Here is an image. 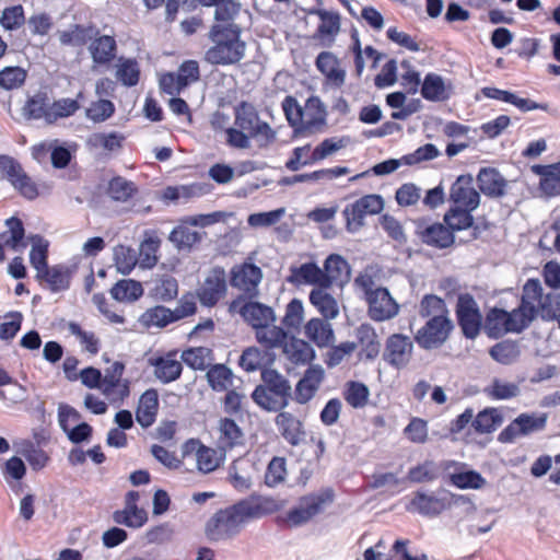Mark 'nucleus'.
Masks as SVG:
<instances>
[{"label": "nucleus", "mask_w": 560, "mask_h": 560, "mask_svg": "<svg viewBox=\"0 0 560 560\" xmlns=\"http://www.w3.org/2000/svg\"><path fill=\"white\" fill-rule=\"evenodd\" d=\"M540 281L528 279L523 285L521 303L508 312L491 307L486 313L483 329L491 339H499L509 332L524 331L537 317L536 300L539 299Z\"/></svg>", "instance_id": "nucleus-1"}, {"label": "nucleus", "mask_w": 560, "mask_h": 560, "mask_svg": "<svg viewBox=\"0 0 560 560\" xmlns=\"http://www.w3.org/2000/svg\"><path fill=\"white\" fill-rule=\"evenodd\" d=\"M243 28L237 23L212 24L208 38L213 43L205 51V61L211 66H233L246 52V42L242 39Z\"/></svg>", "instance_id": "nucleus-2"}, {"label": "nucleus", "mask_w": 560, "mask_h": 560, "mask_svg": "<svg viewBox=\"0 0 560 560\" xmlns=\"http://www.w3.org/2000/svg\"><path fill=\"white\" fill-rule=\"evenodd\" d=\"M439 477L458 489L479 490L487 483L480 472L468 469L465 463L448 460L441 463L439 466H434L430 462L422 464V479L432 480Z\"/></svg>", "instance_id": "nucleus-3"}, {"label": "nucleus", "mask_w": 560, "mask_h": 560, "mask_svg": "<svg viewBox=\"0 0 560 560\" xmlns=\"http://www.w3.org/2000/svg\"><path fill=\"white\" fill-rule=\"evenodd\" d=\"M241 501L218 510L205 525V535L210 541H222L237 536L247 523Z\"/></svg>", "instance_id": "nucleus-4"}, {"label": "nucleus", "mask_w": 560, "mask_h": 560, "mask_svg": "<svg viewBox=\"0 0 560 560\" xmlns=\"http://www.w3.org/2000/svg\"><path fill=\"white\" fill-rule=\"evenodd\" d=\"M335 500V491L330 487L303 495L299 504L291 508L285 516H278L279 525L287 524L290 527H299L310 522L314 516L324 511L325 506Z\"/></svg>", "instance_id": "nucleus-5"}, {"label": "nucleus", "mask_w": 560, "mask_h": 560, "mask_svg": "<svg viewBox=\"0 0 560 560\" xmlns=\"http://www.w3.org/2000/svg\"><path fill=\"white\" fill-rule=\"evenodd\" d=\"M457 324L467 339H475L482 328L480 308L470 293H460L455 306Z\"/></svg>", "instance_id": "nucleus-6"}, {"label": "nucleus", "mask_w": 560, "mask_h": 560, "mask_svg": "<svg viewBox=\"0 0 560 560\" xmlns=\"http://www.w3.org/2000/svg\"><path fill=\"white\" fill-rule=\"evenodd\" d=\"M0 172L5 174L7 179L27 200H34L38 197L37 185L24 172L21 163L7 154L0 155Z\"/></svg>", "instance_id": "nucleus-7"}, {"label": "nucleus", "mask_w": 560, "mask_h": 560, "mask_svg": "<svg viewBox=\"0 0 560 560\" xmlns=\"http://www.w3.org/2000/svg\"><path fill=\"white\" fill-rule=\"evenodd\" d=\"M262 279V270L254 262L244 261L232 267L230 271V285L244 290L248 300L258 295V285Z\"/></svg>", "instance_id": "nucleus-8"}, {"label": "nucleus", "mask_w": 560, "mask_h": 560, "mask_svg": "<svg viewBox=\"0 0 560 560\" xmlns=\"http://www.w3.org/2000/svg\"><path fill=\"white\" fill-rule=\"evenodd\" d=\"M68 417H72L73 422L81 420V413L74 407L68 404H60L58 407V422L68 440L75 445L90 442L93 436V427L82 421L70 428Z\"/></svg>", "instance_id": "nucleus-9"}, {"label": "nucleus", "mask_w": 560, "mask_h": 560, "mask_svg": "<svg viewBox=\"0 0 560 560\" xmlns=\"http://www.w3.org/2000/svg\"><path fill=\"white\" fill-rule=\"evenodd\" d=\"M78 270V262L70 265L56 264L47 266L35 276L36 281L45 283L51 293L65 292L70 289L71 280Z\"/></svg>", "instance_id": "nucleus-10"}, {"label": "nucleus", "mask_w": 560, "mask_h": 560, "mask_svg": "<svg viewBox=\"0 0 560 560\" xmlns=\"http://www.w3.org/2000/svg\"><path fill=\"white\" fill-rule=\"evenodd\" d=\"M546 423L547 416L545 413L540 416L521 413L499 433L498 441L513 443L518 436L545 429Z\"/></svg>", "instance_id": "nucleus-11"}, {"label": "nucleus", "mask_w": 560, "mask_h": 560, "mask_svg": "<svg viewBox=\"0 0 560 560\" xmlns=\"http://www.w3.org/2000/svg\"><path fill=\"white\" fill-rule=\"evenodd\" d=\"M226 290L225 270L221 266H214L205 279L203 287L197 290V296L202 306L213 307L225 295Z\"/></svg>", "instance_id": "nucleus-12"}, {"label": "nucleus", "mask_w": 560, "mask_h": 560, "mask_svg": "<svg viewBox=\"0 0 560 560\" xmlns=\"http://www.w3.org/2000/svg\"><path fill=\"white\" fill-rule=\"evenodd\" d=\"M450 201L453 206L476 210L480 205V194L475 188L470 174L459 175L450 189Z\"/></svg>", "instance_id": "nucleus-13"}, {"label": "nucleus", "mask_w": 560, "mask_h": 560, "mask_svg": "<svg viewBox=\"0 0 560 560\" xmlns=\"http://www.w3.org/2000/svg\"><path fill=\"white\" fill-rule=\"evenodd\" d=\"M454 325L446 314L433 315L422 327V348L435 349L448 338Z\"/></svg>", "instance_id": "nucleus-14"}, {"label": "nucleus", "mask_w": 560, "mask_h": 560, "mask_svg": "<svg viewBox=\"0 0 560 560\" xmlns=\"http://www.w3.org/2000/svg\"><path fill=\"white\" fill-rule=\"evenodd\" d=\"M366 302L369 305L368 314L375 322L389 319L398 313V304L387 288H376L374 292L370 293Z\"/></svg>", "instance_id": "nucleus-15"}, {"label": "nucleus", "mask_w": 560, "mask_h": 560, "mask_svg": "<svg viewBox=\"0 0 560 560\" xmlns=\"http://www.w3.org/2000/svg\"><path fill=\"white\" fill-rule=\"evenodd\" d=\"M325 378V370L319 364H311L298 381L294 389V399L298 404L308 402L316 394Z\"/></svg>", "instance_id": "nucleus-16"}, {"label": "nucleus", "mask_w": 560, "mask_h": 560, "mask_svg": "<svg viewBox=\"0 0 560 560\" xmlns=\"http://www.w3.org/2000/svg\"><path fill=\"white\" fill-rule=\"evenodd\" d=\"M237 313L254 329H266L276 320L272 307L253 299L242 304Z\"/></svg>", "instance_id": "nucleus-17"}, {"label": "nucleus", "mask_w": 560, "mask_h": 560, "mask_svg": "<svg viewBox=\"0 0 560 560\" xmlns=\"http://www.w3.org/2000/svg\"><path fill=\"white\" fill-rule=\"evenodd\" d=\"M4 224L8 232L0 233V238L3 240V243H0V262L5 259L4 247L20 252L27 246L25 228L21 218L12 215L5 220Z\"/></svg>", "instance_id": "nucleus-18"}, {"label": "nucleus", "mask_w": 560, "mask_h": 560, "mask_svg": "<svg viewBox=\"0 0 560 560\" xmlns=\"http://www.w3.org/2000/svg\"><path fill=\"white\" fill-rule=\"evenodd\" d=\"M351 267L348 260L339 254H330L324 261L323 281L324 289H329L334 283L343 284L350 280Z\"/></svg>", "instance_id": "nucleus-19"}, {"label": "nucleus", "mask_w": 560, "mask_h": 560, "mask_svg": "<svg viewBox=\"0 0 560 560\" xmlns=\"http://www.w3.org/2000/svg\"><path fill=\"white\" fill-rule=\"evenodd\" d=\"M477 183L487 197L501 198L506 192L508 180L495 167H481L477 174Z\"/></svg>", "instance_id": "nucleus-20"}, {"label": "nucleus", "mask_w": 560, "mask_h": 560, "mask_svg": "<svg viewBox=\"0 0 560 560\" xmlns=\"http://www.w3.org/2000/svg\"><path fill=\"white\" fill-rule=\"evenodd\" d=\"M412 345L408 337L395 334L388 337L383 359L390 365L399 369L408 362Z\"/></svg>", "instance_id": "nucleus-21"}, {"label": "nucleus", "mask_w": 560, "mask_h": 560, "mask_svg": "<svg viewBox=\"0 0 560 560\" xmlns=\"http://www.w3.org/2000/svg\"><path fill=\"white\" fill-rule=\"evenodd\" d=\"M159 393L155 388L144 390L139 399L136 409V421L143 428L148 429L155 420L159 412Z\"/></svg>", "instance_id": "nucleus-22"}, {"label": "nucleus", "mask_w": 560, "mask_h": 560, "mask_svg": "<svg viewBox=\"0 0 560 560\" xmlns=\"http://www.w3.org/2000/svg\"><path fill=\"white\" fill-rule=\"evenodd\" d=\"M322 278L323 269L319 268L315 261H307L299 267L292 266L287 281L295 285L311 284L318 285L324 289V281Z\"/></svg>", "instance_id": "nucleus-23"}, {"label": "nucleus", "mask_w": 560, "mask_h": 560, "mask_svg": "<svg viewBox=\"0 0 560 560\" xmlns=\"http://www.w3.org/2000/svg\"><path fill=\"white\" fill-rule=\"evenodd\" d=\"M319 20L320 23L312 38L319 39L324 47H330L340 32L341 16L337 11L326 10Z\"/></svg>", "instance_id": "nucleus-24"}, {"label": "nucleus", "mask_w": 560, "mask_h": 560, "mask_svg": "<svg viewBox=\"0 0 560 560\" xmlns=\"http://www.w3.org/2000/svg\"><path fill=\"white\" fill-rule=\"evenodd\" d=\"M98 34L100 30L93 23L72 24L69 30L61 32L59 40L65 46L83 47Z\"/></svg>", "instance_id": "nucleus-25"}, {"label": "nucleus", "mask_w": 560, "mask_h": 560, "mask_svg": "<svg viewBox=\"0 0 560 560\" xmlns=\"http://www.w3.org/2000/svg\"><path fill=\"white\" fill-rule=\"evenodd\" d=\"M315 66L334 86L340 88L345 83L346 71L339 68V59L331 51L319 52Z\"/></svg>", "instance_id": "nucleus-26"}, {"label": "nucleus", "mask_w": 560, "mask_h": 560, "mask_svg": "<svg viewBox=\"0 0 560 560\" xmlns=\"http://www.w3.org/2000/svg\"><path fill=\"white\" fill-rule=\"evenodd\" d=\"M305 336L318 348L330 347L335 341V332L326 319L311 318L304 326Z\"/></svg>", "instance_id": "nucleus-27"}, {"label": "nucleus", "mask_w": 560, "mask_h": 560, "mask_svg": "<svg viewBox=\"0 0 560 560\" xmlns=\"http://www.w3.org/2000/svg\"><path fill=\"white\" fill-rule=\"evenodd\" d=\"M275 423L282 438L292 446H298L304 435L303 423L292 413L282 411L277 415Z\"/></svg>", "instance_id": "nucleus-28"}, {"label": "nucleus", "mask_w": 560, "mask_h": 560, "mask_svg": "<svg viewBox=\"0 0 560 560\" xmlns=\"http://www.w3.org/2000/svg\"><path fill=\"white\" fill-rule=\"evenodd\" d=\"M91 57L96 65H107L115 59L117 43L114 36L97 35L89 46Z\"/></svg>", "instance_id": "nucleus-29"}, {"label": "nucleus", "mask_w": 560, "mask_h": 560, "mask_svg": "<svg viewBox=\"0 0 560 560\" xmlns=\"http://www.w3.org/2000/svg\"><path fill=\"white\" fill-rule=\"evenodd\" d=\"M47 92L38 91L32 96H28L22 110L23 116L27 120H39L45 119L47 124H50L49 115L50 102Z\"/></svg>", "instance_id": "nucleus-30"}, {"label": "nucleus", "mask_w": 560, "mask_h": 560, "mask_svg": "<svg viewBox=\"0 0 560 560\" xmlns=\"http://www.w3.org/2000/svg\"><path fill=\"white\" fill-rule=\"evenodd\" d=\"M452 85L435 73H428L422 80V98L431 102H445L451 97Z\"/></svg>", "instance_id": "nucleus-31"}, {"label": "nucleus", "mask_w": 560, "mask_h": 560, "mask_svg": "<svg viewBox=\"0 0 560 560\" xmlns=\"http://www.w3.org/2000/svg\"><path fill=\"white\" fill-rule=\"evenodd\" d=\"M355 337L362 347L360 358L374 360L378 355L381 348L375 329L370 324H361L355 329Z\"/></svg>", "instance_id": "nucleus-32"}, {"label": "nucleus", "mask_w": 560, "mask_h": 560, "mask_svg": "<svg viewBox=\"0 0 560 560\" xmlns=\"http://www.w3.org/2000/svg\"><path fill=\"white\" fill-rule=\"evenodd\" d=\"M261 380L265 383V387H267L271 394L278 396L281 400H287V405H289V400L291 399V385L288 378L275 369H262Z\"/></svg>", "instance_id": "nucleus-33"}, {"label": "nucleus", "mask_w": 560, "mask_h": 560, "mask_svg": "<svg viewBox=\"0 0 560 560\" xmlns=\"http://www.w3.org/2000/svg\"><path fill=\"white\" fill-rule=\"evenodd\" d=\"M149 363L154 368L155 377L163 384L176 381L183 372L182 363L167 357L161 355L150 359Z\"/></svg>", "instance_id": "nucleus-34"}, {"label": "nucleus", "mask_w": 560, "mask_h": 560, "mask_svg": "<svg viewBox=\"0 0 560 560\" xmlns=\"http://www.w3.org/2000/svg\"><path fill=\"white\" fill-rule=\"evenodd\" d=\"M323 288H314L311 290L308 300L311 304L316 307L324 319H334L339 314V308L336 299Z\"/></svg>", "instance_id": "nucleus-35"}, {"label": "nucleus", "mask_w": 560, "mask_h": 560, "mask_svg": "<svg viewBox=\"0 0 560 560\" xmlns=\"http://www.w3.org/2000/svg\"><path fill=\"white\" fill-rule=\"evenodd\" d=\"M282 109L289 126L293 128V138H296L312 127L308 126V120L306 122L303 121V108L294 96L288 95L284 97Z\"/></svg>", "instance_id": "nucleus-36"}, {"label": "nucleus", "mask_w": 560, "mask_h": 560, "mask_svg": "<svg viewBox=\"0 0 560 560\" xmlns=\"http://www.w3.org/2000/svg\"><path fill=\"white\" fill-rule=\"evenodd\" d=\"M247 521L260 518L278 511L279 505L273 499L249 497L240 500Z\"/></svg>", "instance_id": "nucleus-37"}, {"label": "nucleus", "mask_w": 560, "mask_h": 560, "mask_svg": "<svg viewBox=\"0 0 560 560\" xmlns=\"http://www.w3.org/2000/svg\"><path fill=\"white\" fill-rule=\"evenodd\" d=\"M537 316L544 320H555L560 328V294L549 292L544 294L542 287L539 289V299L536 300Z\"/></svg>", "instance_id": "nucleus-38"}, {"label": "nucleus", "mask_w": 560, "mask_h": 560, "mask_svg": "<svg viewBox=\"0 0 560 560\" xmlns=\"http://www.w3.org/2000/svg\"><path fill=\"white\" fill-rule=\"evenodd\" d=\"M27 240L32 244L30 252V264L36 270V273L46 269L48 264L50 243L40 234H30Z\"/></svg>", "instance_id": "nucleus-39"}, {"label": "nucleus", "mask_w": 560, "mask_h": 560, "mask_svg": "<svg viewBox=\"0 0 560 560\" xmlns=\"http://www.w3.org/2000/svg\"><path fill=\"white\" fill-rule=\"evenodd\" d=\"M109 292L117 302H136L143 295V288L138 280L120 279L112 287Z\"/></svg>", "instance_id": "nucleus-40"}, {"label": "nucleus", "mask_w": 560, "mask_h": 560, "mask_svg": "<svg viewBox=\"0 0 560 560\" xmlns=\"http://www.w3.org/2000/svg\"><path fill=\"white\" fill-rule=\"evenodd\" d=\"M139 323L145 328H165L176 322L171 308L164 305H155L140 315Z\"/></svg>", "instance_id": "nucleus-41"}, {"label": "nucleus", "mask_w": 560, "mask_h": 560, "mask_svg": "<svg viewBox=\"0 0 560 560\" xmlns=\"http://www.w3.org/2000/svg\"><path fill=\"white\" fill-rule=\"evenodd\" d=\"M141 70L136 58H118L116 78L126 88H133L139 83Z\"/></svg>", "instance_id": "nucleus-42"}, {"label": "nucleus", "mask_w": 560, "mask_h": 560, "mask_svg": "<svg viewBox=\"0 0 560 560\" xmlns=\"http://www.w3.org/2000/svg\"><path fill=\"white\" fill-rule=\"evenodd\" d=\"M503 422V416L498 408L487 407L479 411L472 421L477 433L485 434L495 431Z\"/></svg>", "instance_id": "nucleus-43"}, {"label": "nucleus", "mask_w": 560, "mask_h": 560, "mask_svg": "<svg viewBox=\"0 0 560 560\" xmlns=\"http://www.w3.org/2000/svg\"><path fill=\"white\" fill-rule=\"evenodd\" d=\"M490 357L503 365L517 361L521 355L520 345L515 340L504 339L493 345L489 350Z\"/></svg>", "instance_id": "nucleus-44"}, {"label": "nucleus", "mask_w": 560, "mask_h": 560, "mask_svg": "<svg viewBox=\"0 0 560 560\" xmlns=\"http://www.w3.org/2000/svg\"><path fill=\"white\" fill-rule=\"evenodd\" d=\"M289 353H285L291 362L294 364H310L316 358L315 349L305 340L290 337L289 347L287 348Z\"/></svg>", "instance_id": "nucleus-45"}, {"label": "nucleus", "mask_w": 560, "mask_h": 560, "mask_svg": "<svg viewBox=\"0 0 560 560\" xmlns=\"http://www.w3.org/2000/svg\"><path fill=\"white\" fill-rule=\"evenodd\" d=\"M207 382L213 392H225L232 383L233 372L223 363H215L209 366L207 374Z\"/></svg>", "instance_id": "nucleus-46"}, {"label": "nucleus", "mask_w": 560, "mask_h": 560, "mask_svg": "<svg viewBox=\"0 0 560 560\" xmlns=\"http://www.w3.org/2000/svg\"><path fill=\"white\" fill-rule=\"evenodd\" d=\"M220 443L222 448L232 450L242 443L244 436L242 428L232 418H222L219 421Z\"/></svg>", "instance_id": "nucleus-47"}, {"label": "nucleus", "mask_w": 560, "mask_h": 560, "mask_svg": "<svg viewBox=\"0 0 560 560\" xmlns=\"http://www.w3.org/2000/svg\"><path fill=\"white\" fill-rule=\"evenodd\" d=\"M540 189L548 196L560 195V164L536 166Z\"/></svg>", "instance_id": "nucleus-48"}, {"label": "nucleus", "mask_w": 560, "mask_h": 560, "mask_svg": "<svg viewBox=\"0 0 560 560\" xmlns=\"http://www.w3.org/2000/svg\"><path fill=\"white\" fill-rule=\"evenodd\" d=\"M455 241L452 231L441 223L433 224L422 231V242L438 248H446Z\"/></svg>", "instance_id": "nucleus-49"}, {"label": "nucleus", "mask_w": 560, "mask_h": 560, "mask_svg": "<svg viewBox=\"0 0 560 560\" xmlns=\"http://www.w3.org/2000/svg\"><path fill=\"white\" fill-rule=\"evenodd\" d=\"M345 400L354 409L363 408L369 400V387L359 381H349L343 390Z\"/></svg>", "instance_id": "nucleus-50"}, {"label": "nucleus", "mask_w": 560, "mask_h": 560, "mask_svg": "<svg viewBox=\"0 0 560 560\" xmlns=\"http://www.w3.org/2000/svg\"><path fill=\"white\" fill-rule=\"evenodd\" d=\"M472 210L453 206L445 214L444 221L454 234L455 231L469 229L474 224Z\"/></svg>", "instance_id": "nucleus-51"}, {"label": "nucleus", "mask_w": 560, "mask_h": 560, "mask_svg": "<svg viewBox=\"0 0 560 560\" xmlns=\"http://www.w3.org/2000/svg\"><path fill=\"white\" fill-rule=\"evenodd\" d=\"M108 196L118 202H126L137 194V187L121 176H114L108 183Z\"/></svg>", "instance_id": "nucleus-52"}, {"label": "nucleus", "mask_w": 560, "mask_h": 560, "mask_svg": "<svg viewBox=\"0 0 560 560\" xmlns=\"http://www.w3.org/2000/svg\"><path fill=\"white\" fill-rule=\"evenodd\" d=\"M27 79V71L20 66H8L0 70V88L5 91L23 86Z\"/></svg>", "instance_id": "nucleus-53"}, {"label": "nucleus", "mask_w": 560, "mask_h": 560, "mask_svg": "<svg viewBox=\"0 0 560 560\" xmlns=\"http://www.w3.org/2000/svg\"><path fill=\"white\" fill-rule=\"evenodd\" d=\"M202 234L198 231H191L186 226H176L170 233V241L175 244L177 249H191L194 245L200 243Z\"/></svg>", "instance_id": "nucleus-54"}, {"label": "nucleus", "mask_w": 560, "mask_h": 560, "mask_svg": "<svg viewBox=\"0 0 560 560\" xmlns=\"http://www.w3.org/2000/svg\"><path fill=\"white\" fill-rule=\"evenodd\" d=\"M113 521L129 528H140L148 522V513L145 510L125 508L113 513Z\"/></svg>", "instance_id": "nucleus-55"}, {"label": "nucleus", "mask_w": 560, "mask_h": 560, "mask_svg": "<svg viewBox=\"0 0 560 560\" xmlns=\"http://www.w3.org/2000/svg\"><path fill=\"white\" fill-rule=\"evenodd\" d=\"M520 388L517 384L511 382H503L494 378L491 385L485 388V394L492 400H505L514 398L518 395Z\"/></svg>", "instance_id": "nucleus-56"}, {"label": "nucleus", "mask_w": 560, "mask_h": 560, "mask_svg": "<svg viewBox=\"0 0 560 560\" xmlns=\"http://www.w3.org/2000/svg\"><path fill=\"white\" fill-rule=\"evenodd\" d=\"M214 8V23L213 24H228L235 23L234 20L241 12V3L236 0H221Z\"/></svg>", "instance_id": "nucleus-57"}, {"label": "nucleus", "mask_w": 560, "mask_h": 560, "mask_svg": "<svg viewBox=\"0 0 560 560\" xmlns=\"http://www.w3.org/2000/svg\"><path fill=\"white\" fill-rule=\"evenodd\" d=\"M270 392L265 385L259 384L255 387L252 393V399L256 405L266 411H280L283 410L288 405L287 400H277L269 394Z\"/></svg>", "instance_id": "nucleus-58"}, {"label": "nucleus", "mask_w": 560, "mask_h": 560, "mask_svg": "<svg viewBox=\"0 0 560 560\" xmlns=\"http://www.w3.org/2000/svg\"><path fill=\"white\" fill-rule=\"evenodd\" d=\"M178 295V282L170 276L164 275L152 290V296L161 302H171Z\"/></svg>", "instance_id": "nucleus-59"}, {"label": "nucleus", "mask_w": 560, "mask_h": 560, "mask_svg": "<svg viewBox=\"0 0 560 560\" xmlns=\"http://www.w3.org/2000/svg\"><path fill=\"white\" fill-rule=\"evenodd\" d=\"M114 260L119 273L128 276L136 267L137 259L135 250L125 245H118L114 249Z\"/></svg>", "instance_id": "nucleus-60"}, {"label": "nucleus", "mask_w": 560, "mask_h": 560, "mask_svg": "<svg viewBox=\"0 0 560 560\" xmlns=\"http://www.w3.org/2000/svg\"><path fill=\"white\" fill-rule=\"evenodd\" d=\"M126 137L118 131L96 132L89 138V143L93 147H102L104 150L113 152L120 149Z\"/></svg>", "instance_id": "nucleus-61"}, {"label": "nucleus", "mask_w": 560, "mask_h": 560, "mask_svg": "<svg viewBox=\"0 0 560 560\" xmlns=\"http://www.w3.org/2000/svg\"><path fill=\"white\" fill-rule=\"evenodd\" d=\"M235 125L241 129L249 130L258 120L259 115L252 103L246 101L240 102L235 108Z\"/></svg>", "instance_id": "nucleus-62"}, {"label": "nucleus", "mask_w": 560, "mask_h": 560, "mask_svg": "<svg viewBox=\"0 0 560 560\" xmlns=\"http://www.w3.org/2000/svg\"><path fill=\"white\" fill-rule=\"evenodd\" d=\"M348 141V137L326 138L314 148L311 154V160H313L315 164L343 148Z\"/></svg>", "instance_id": "nucleus-63"}, {"label": "nucleus", "mask_w": 560, "mask_h": 560, "mask_svg": "<svg viewBox=\"0 0 560 560\" xmlns=\"http://www.w3.org/2000/svg\"><path fill=\"white\" fill-rule=\"evenodd\" d=\"M25 23V13L22 4H15L3 9L0 16V25L5 31H15Z\"/></svg>", "instance_id": "nucleus-64"}]
</instances>
